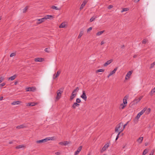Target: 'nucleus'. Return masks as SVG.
I'll use <instances>...</instances> for the list:
<instances>
[{
  "instance_id": "obj_1",
  "label": "nucleus",
  "mask_w": 155,
  "mask_h": 155,
  "mask_svg": "<svg viewBox=\"0 0 155 155\" xmlns=\"http://www.w3.org/2000/svg\"><path fill=\"white\" fill-rule=\"evenodd\" d=\"M55 139L54 137H48L41 140H37L36 141V142L37 143H42L46 142L48 140H54Z\"/></svg>"
},
{
  "instance_id": "obj_2",
  "label": "nucleus",
  "mask_w": 155,
  "mask_h": 155,
  "mask_svg": "<svg viewBox=\"0 0 155 155\" xmlns=\"http://www.w3.org/2000/svg\"><path fill=\"white\" fill-rule=\"evenodd\" d=\"M124 130L123 123L121 122L116 126L115 129V132H121Z\"/></svg>"
},
{
  "instance_id": "obj_3",
  "label": "nucleus",
  "mask_w": 155,
  "mask_h": 155,
  "mask_svg": "<svg viewBox=\"0 0 155 155\" xmlns=\"http://www.w3.org/2000/svg\"><path fill=\"white\" fill-rule=\"evenodd\" d=\"M64 88H60L57 91V96L56 97V101H58L61 97Z\"/></svg>"
},
{
  "instance_id": "obj_4",
  "label": "nucleus",
  "mask_w": 155,
  "mask_h": 155,
  "mask_svg": "<svg viewBox=\"0 0 155 155\" xmlns=\"http://www.w3.org/2000/svg\"><path fill=\"white\" fill-rule=\"evenodd\" d=\"M147 109V108L145 107L139 113H138L135 119V120L138 121L140 116L145 112Z\"/></svg>"
},
{
  "instance_id": "obj_5",
  "label": "nucleus",
  "mask_w": 155,
  "mask_h": 155,
  "mask_svg": "<svg viewBox=\"0 0 155 155\" xmlns=\"http://www.w3.org/2000/svg\"><path fill=\"white\" fill-rule=\"evenodd\" d=\"M110 143H106L104 147L102 148L100 152L101 153H103L109 147Z\"/></svg>"
},
{
  "instance_id": "obj_6",
  "label": "nucleus",
  "mask_w": 155,
  "mask_h": 155,
  "mask_svg": "<svg viewBox=\"0 0 155 155\" xmlns=\"http://www.w3.org/2000/svg\"><path fill=\"white\" fill-rule=\"evenodd\" d=\"M36 88L34 87H31L26 88V91H34L36 90Z\"/></svg>"
},
{
  "instance_id": "obj_7",
  "label": "nucleus",
  "mask_w": 155,
  "mask_h": 155,
  "mask_svg": "<svg viewBox=\"0 0 155 155\" xmlns=\"http://www.w3.org/2000/svg\"><path fill=\"white\" fill-rule=\"evenodd\" d=\"M71 143L70 141H64L59 142L58 144L62 146H66Z\"/></svg>"
},
{
  "instance_id": "obj_8",
  "label": "nucleus",
  "mask_w": 155,
  "mask_h": 155,
  "mask_svg": "<svg viewBox=\"0 0 155 155\" xmlns=\"http://www.w3.org/2000/svg\"><path fill=\"white\" fill-rule=\"evenodd\" d=\"M43 18L45 20L47 19L51 20L54 18V17L53 15H47L45 16Z\"/></svg>"
},
{
  "instance_id": "obj_9",
  "label": "nucleus",
  "mask_w": 155,
  "mask_h": 155,
  "mask_svg": "<svg viewBox=\"0 0 155 155\" xmlns=\"http://www.w3.org/2000/svg\"><path fill=\"white\" fill-rule=\"evenodd\" d=\"M36 24L37 25H38L44 22L45 20L44 18H43L41 19H37L36 20Z\"/></svg>"
},
{
  "instance_id": "obj_10",
  "label": "nucleus",
  "mask_w": 155,
  "mask_h": 155,
  "mask_svg": "<svg viewBox=\"0 0 155 155\" xmlns=\"http://www.w3.org/2000/svg\"><path fill=\"white\" fill-rule=\"evenodd\" d=\"M81 97L85 101H86L87 99V97L84 91H82V94L81 96Z\"/></svg>"
},
{
  "instance_id": "obj_11",
  "label": "nucleus",
  "mask_w": 155,
  "mask_h": 155,
  "mask_svg": "<svg viewBox=\"0 0 155 155\" xmlns=\"http://www.w3.org/2000/svg\"><path fill=\"white\" fill-rule=\"evenodd\" d=\"M117 67H116L114 69V70L113 71H111L109 74L107 76V78H109L110 76H111L112 75L114 74L116 72V71H117Z\"/></svg>"
},
{
  "instance_id": "obj_12",
  "label": "nucleus",
  "mask_w": 155,
  "mask_h": 155,
  "mask_svg": "<svg viewBox=\"0 0 155 155\" xmlns=\"http://www.w3.org/2000/svg\"><path fill=\"white\" fill-rule=\"evenodd\" d=\"M132 72V71H129L127 72L125 78V79L126 80H127L130 78V76L131 75Z\"/></svg>"
},
{
  "instance_id": "obj_13",
  "label": "nucleus",
  "mask_w": 155,
  "mask_h": 155,
  "mask_svg": "<svg viewBox=\"0 0 155 155\" xmlns=\"http://www.w3.org/2000/svg\"><path fill=\"white\" fill-rule=\"evenodd\" d=\"M129 96L128 95H126L125 96L124 99H123V103L124 104H126L127 105V99H128V98Z\"/></svg>"
},
{
  "instance_id": "obj_14",
  "label": "nucleus",
  "mask_w": 155,
  "mask_h": 155,
  "mask_svg": "<svg viewBox=\"0 0 155 155\" xmlns=\"http://www.w3.org/2000/svg\"><path fill=\"white\" fill-rule=\"evenodd\" d=\"M22 103V101H17L13 102L11 103V104L12 105H16L20 104H21Z\"/></svg>"
},
{
  "instance_id": "obj_15",
  "label": "nucleus",
  "mask_w": 155,
  "mask_h": 155,
  "mask_svg": "<svg viewBox=\"0 0 155 155\" xmlns=\"http://www.w3.org/2000/svg\"><path fill=\"white\" fill-rule=\"evenodd\" d=\"M61 73V71H58L56 74H54L53 76V79H55L56 78H57L59 76Z\"/></svg>"
},
{
  "instance_id": "obj_16",
  "label": "nucleus",
  "mask_w": 155,
  "mask_h": 155,
  "mask_svg": "<svg viewBox=\"0 0 155 155\" xmlns=\"http://www.w3.org/2000/svg\"><path fill=\"white\" fill-rule=\"evenodd\" d=\"M87 2V0H85L83 2L80 8V10H81L83 8L84 6L85 5Z\"/></svg>"
},
{
  "instance_id": "obj_17",
  "label": "nucleus",
  "mask_w": 155,
  "mask_h": 155,
  "mask_svg": "<svg viewBox=\"0 0 155 155\" xmlns=\"http://www.w3.org/2000/svg\"><path fill=\"white\" fill-rule=\"evenodd\" d=\"M82 148V146H80L78 149L74 153V155H78L79 152H80Z\"/></svg>"
},
{
  "instance_id": "obj_18",
  "label": "nucleus",
  "mask_w": 155,
  "mask_h": 155,
  "mask_svg": "<svg viewBox=\"0 0 155 155\" xmlns=\"http://www.w3.org/2000/svg\"><path fill=\"white\" fill-rule=\"evenodd\" d=\"M37 104H38L37 103L31 102V103H26V105L27 106H34Z\"/></svg>"
},
{
  "instance_id": "obj_19",
  "label": "nucleus",
  "mask_w": 155,
  "mask_h": 155,
  "mask_svg": "<svg viewBox=\"0 0 155 155\" xmlns=\"http://www.w3.org/2000/svg\"><path fill=\"white\" fill-rule=\"evenodd\" d=\"M67 23L66 22H64L59 25V28H64L67 26Z\"/></svg>"
},
{
  "instance_id": "obj_20",
  "label": "nucleus",
  "mask_w": 155,
  "mask_h": 155,
  "mask_svg": "<svg viewBox=\"0 0 155 155\" xmlns=\"http://www.w3.org/2000/svg\"><path fill=\"white\" fill-rule=\"evenodd\" d=\"M113 61V59H110L107 61L106 62H105L104 65V66L106 67L108 65L110 64L112 61Z\"/></svg>"
},
{
  "instance_id": "obj_21",
  "label": "nucleus",
  "mask_w": 155,
  "mask_h": 155,
  "mask_svg": "<svg viewBox=\"0 0 155 155\" xmlns=\"http://www.w3.org/2000/svg\"><path fill=\"white\" fill-rule=\"evenodd\" d=\"M35 61L36 62H41L44 60V59L41 58H36L34 59Z\"/></svg>"
},
{
  "instance_id": "obj_22",
  "label": "nucleus",
  "mask_w": 155,
  "mask_h": 155,
  "mask_svg": "<svg viewBox=\"0 0 155 155\" xmlns=\"http://www.w3.org/2000/svg\"><path fill=\"white\" fill-rule=\"evenodd\" d=\"M143 139V137H140L137 140V142L139 143L140 144L142 143Z\"/></svg>"
},
{
  "instance_id": "obj_23",
  "label": "nucleus",
  "mask_w": 155,
  "mask_h": 155,
  "mask_svg": "<svg viewBox=\"0 0 155 155\" xmlns=\"http://www.w3.org/2000/svg\"><path fill=\"white\" fill-rule=\"evenodd\" d=\"M105 30H103V31H98L96 33V35L97 36H99L101 35L104 32H105Z\"/></svg>"
},
{
  "instance_id": "obj_24",
  "label": "nucleus",
  "mask_w": 155,
  "mask_h": 155,
  "mask_svg": "<svg viewBox=\"0 0 155 155\" xmlns=\"http://www.w3.org/2000/svg\"><path fill=\"white\" fill-rule=\"evenodd\" d=\"M80 105L79 104L77 103H74L72 106V107L73 109H75L76 107H78Z\"/></svg>"
},
{
  "instance_id": "obj_25",
  "label": "nucleus",
  "mask_w": 155,
  "mask_h": 155,
  "mask_svg": "<svg viewBox=\"0 0 155 155\" xmlns=\"http://www.w3.org/2000/svg\"><path fill=\"white\" fill-rule=\"evenodd\" d=\"M79 87H77L75 88V89H74L72 93H74V94H77V92L79 91Z\"/></svg>"
},
{
  "instance_id": "obj_26",
  "label": "nucleus",
  "mask_w": 155,
  "mask_h": 155,
  "mask_svg": "<svg viewBox=\"0 0 155 155\" xmlns=\"http://www.w3.org/2000/svg\"><path fill=\"white\" fill-rule=\"evenodd\" d=\"M76 95L77 94H74L72 93L70 97V100L71 101L73 100L76 97Z\"/></svg>"
},
{
  "instance_id": "obj_27",
  "label": "nucleus",
  "mask_w": 155,
  "mask_h": 155,
  "mask_svg": "<svg viewBox=\"0 0 155 155\" xmlns=\"http://www.w3.org/2000/svg\"><path fill=\"white\" fill-rule=\"evenodd\" d=\"M16 77L17 75H14L13 76L9 78H8V80H11V81H13L16 78Z\"/></svg>"
},
{
  "instance_id": "obj_28",
  "label": "nucleus",
  "mask_w": 155,
  "mask_h": 155,
  "mask_svg": "<svg viewBox=\"0 0 155 155\" xmlns=\"http://www.w3.org/2000/svg\"><path fill=\"white\" fill-rule=\"evenodd\" d=\"M25 126L24 125L22 124L20 126H17L16 127V128L17 129H21L25 128Z\"/></svg>"
},
{
  "instance_id": "obj_29",
  "label": "nucleus",
  "mask_w": 155,
  "mask_h": 155,
  "mask_svg": "<svg viewBox=\"0 0 155 155\" xmlns=\"http://www.w3.org/2000/svg\"><path fill=\"white\" fill-rule=\"evenodd\" d=\"M84 34V31H81L79 33V35L78 36V38H80Z\"/></svg>"
},
{
  "instance_id": "obj_30",
  "label": "nucleus",
  "mask_w": 155,
  "mask_h": 155,
  "mask_svg": "<svg viewBox=\"0 0 155 155\" xmlns=\"http://www.w3.org/2000/svg\"><path fill=\"white\" fill-rule=\"evenodd\" d=\"M127 106V105L124 104H122L120 105V108L121 109H124Z\"/></svg>"
},
{
  "instance_id": "obj_31",
  "label": "nucleus",
  "mask_w": 155,
  "mask_h": 155,
  "mask_svg": "<svg viewBox=\"0 0 155 155\" xmlns=\"http://www.w3.org/2000/svg\"><path fill=\"white\" fill-rule=\"evenodd\" d=\"M149 151V150L147 149H146L144 150L143 153V155H145L146 154H147L148 152Z\"/></svg>"
},
{
  "instance_id": "obj_32",
  "label": "nucleus",
  "mask_w": 155,
  "mask_h": 155,
  "mask_svg": "<svg viewBox=\"0 0 155 155\" xmlns=\"http://www.w3.org/2000/svg\"><path fill=\"white\" fill-rule=\"evenodd\" d=\"M97 16H93V17H92L90 19V22H92L93 21H94L96 18H97Z\"/></svg>"
},
{
  "instance_id": "obj_33",
  "label": "nucleus",
  "mask_w": 155,
  "mask_h": 155,
  "mask_svg": "<svg viewBox=\"0 0 155 155\" xmlns=\"http://www.w3.org/2000/svg\"><path fill=\"white\" fill-rule=\"evenodd\" d=\"M28 8V6H27L25 7L24 9H23V13H25L27 11V10Z\"/></svg>"
},
{
  "instance_id": "obj_34",
  "label": "nucleus",
  "mask_w": 155,
  "mask_h": 155,
  "mask_svg": "<svg viewBox=\"0 0 155 155\" xmlns=\"http://www.w3.org/2000/svg\"><path fill=\"white\" fill-rule=\"evenodd\" d=\"M51 8L53 9H54L56 10H59V8H58L57 7L55 6H52L51 7Z\"/></svg>"
},
{
  "instance_id": "obj_35",
  "label": "nucleus",
  "mask_w": 155,
  "mask_h": 155,
  "mask_svg": "<svg viewBox=\"0 0 155 155\" xmlns=\"http://www.w3.org/2000/svg\"><path fill=\"white\" fill-rule=\"evenodd\" d=\"M25 146L23 145H20L17 146L16 147V149H19L22 147H24Z\"/></svg>"
},
{
  "instance_id": "obj_36",
  "label": "nucleus",
  "mask_w": 155,
  "mask_h": 155,
  "mask_svg": "<svg viewBox=\"0 0 155 155\" xmlns=\"http://www.w3.org/2000/svg\"><path fill=\"white\" fill-rule=\"evenodd\" d=\"M129 9L128 8H125L123 9L121 11V12L122 13L124 12H126L128 11Z\"/></svg>"
},
{
  "instance_id": "obj_37",
  "label": "nucleus",
  "mask_w": 155,
  "mask_h": 155,
  "mask_svg": "<svg viewBox=\"0 0 155 155\" xmlns=\"http://www.w3.org/2000/svg\"><path fill=\"white\" fill-rule=\"evenodd\" d=\"M104 69H100L97 70L96 71V72L98 73V72H104Z\"/></svg>"
},
{
  "instance_id": "obj_38",
  "label": "nucleus",
  "mask_w": 155,
  "mask_h": 155,
  "mask_svg": "<svg viewBox=\"0 0 155 155\" xmlns=\"http://www.w3.org/2000/svg\"><path fill=\"white\" fill-rule=\"evenodd\" d=\"M148 40L147 39H145L142 41V43L143 44H146L148 42Z\"/></svg>"
},
{
  "instance_id": "obj_39",
  "label": "nucleus",
  "mask_w": 155,
  "mask_h": 155,
  "mask_svg": "<svg viewBox=\"0 0 155 155\" xmlns=\"http://www.w3.org/2000/svg\"><path fill=\"white\" fill-rule=\"evenodd\" d=\"M155 92V87L152 89V90L151 91L150 94H153V93H154Z\"/></svg>"
},
{
  "instance_id": "obj_40",
  "label": "nucleus",
  "mask_w": 155,
  "mask_h": 155,
  "mask_svg": "<svg viewBox=\"0 0 155 155\" xmlns=\"http://www.w3.org/2000/svg\"><path fill=\"white\" fill-rule=\"evenodd\" d=\"M138 99L136 98L133 101V102L135 104H137L140 101H138Z\"/></svg>"
},
{
  "instance_id": "obj_41",
  "label": "nucleus",
  "mask_w": 155,
  "mask_h": 155,
  "mask_svg": "<svg viewBox=\"0 0 155 155\" xmlns=\"http://www.w3.org/2000/svg\"><path fill=\"white\" fill-rule=\"evenodd\" d=\"M155 65V62H153V63L151 64L150 65V68H152L154 65Z\"/></svg>"
},
{
  "instance_id": "obj_42",
  "label": "nucleus",
  "mask_w": 155,
  "mask_h": 155,
  "mask_svg": "<svg viewBox=\"0 0 155 155\" xmlns=\"http://www.w3.org/2000/svg\"><path fill=\"white\" fill-rule=\"evenodd\" d=\"M76 103L78 104L80 103L81 102V100L80 99L78 98L76 99Z\"/></svg>"
},
{
  "instance_id": "obj_43",
  "label": "nucleus",
  "mask_w": 155,
  "mask_h": 155,
  "mask_svg": "<svg viewBox=\"0 0 155 155\" xmlns=\"http://www.w3.org/2000/svg\"><path fill=\"white\" fill-rule=\"evenodd\" d=\"M16 54L15 53H13L12 54H11L10 55V57H12L13 56H15V55H16Z\"/></svg>"
},
{
  "instance_id": "obj_44",
  "label": "nucleus",
  "mask_w": 155,
  "mask_h": 155,
  "mask_svg": "<svg viewBox=\"0 0 155 155\" xmlns=\"http://www.w3.org/2000/svg\"><path fill=\"white\" fill-rule=\"evenodd\" d=\"M4 78L3 77H1L0 78V83L2 82L4 80Z\"/></svg>"
},
{
  "instance_id": "obj_45",
  "label": "nucleus",
  "mask_w": 155,
  "mask_h": 155,
  "mask_svg": "<svg viewBox=\"0 0 155 155\" xmlns=\"http://www.w3.org/2000/svg\"><path fill=\"white\" fill-rule=\"evenodd\" d=\"M92 29V28L91 27H90L87 30V32L91 31Z\"/></svg>"
},
{
  "instance_id": "obj_46",
  "label": "nucleus",
  "mask_w": 155,
  "mask_h": 155,
  "mask_svg": "<svg viewBox=\"0 0 155 155\" xmlns=\"http://www.w3.org/2000/svg\"><path fill=\"white\" fill-rule=\"evenodd\" d=\"M45 51L47 52H50L49 49L48 48H45Z\"/></svg>"
},
{
  "instance_id": "obj_47",
  "label": "nucleus",
  "mask_w": 155,
  "mask_h": 155,
  "mask_svg": "<svg viewBox=\"0 0 155 155\" xmlns=\"http://www.w3.org/2000/svg\"><path fill=\"white\" fill-rule=\"evenodd\" d=\"M5 84V83H3L2 84H0V87H2L4 86Z\"/></svg>"
},
{
  "instance_id": "obj_48",
  "label": "nucleus",
  "mask_w": 155,
  "mask_h": 155,
  "mask_svg": "<svg viewBox=\"0 0 155 155\" xmlns=\"http://www.w3.org/2000/svg\"><path fill=\"white\" fill-rule=\"evenodd\" d=\"M128 122H127L126 124H125L124 125H123V129H124L125 128L126 126L128 124Z\"/></svg>"
},
{
  "instance_id": "obj_49",
  "label": "nucleus",
  "mask_w": 155,
  "mask_h": 155,
  "mask_svg": "<svg viewBox=\"0 0 155 155\" xmlns=\"http://www.w3.org/2000/svg\"><path fill=\"white\" fill-rule=\"evenodd\" d=\"M61 153V152H59V151L57 152H56V153H55V154L56 155H60Z\"/></svg>"
},
{
  "instance_id": "obj_50",
  "label": "nucleus",
  "mask_w": 155,
  "mask_h": 155,
  "mask_svg": "<svg viewBox=\"0 0 155 155\" xmlns=\"http://www.w3.org/2000/svg\"><path fill=\"white\" fill-rule=\"evenodd\" d=\"M113 7V6L111 5H109L108 7V9H110L111 8H112Z\"/></svg>"
},
{
  "instance_id": "obj_51",
  "label": "nucleus",
  "mask_w": 155,
  "mask_h": 155,
  "mask_svg": "<svg viewBox=\"0 0 155 155\" xmlns=\"http://www.w3.org/2000/svg\"><path fill=\"white\" fill-rule=\"evenodd\" d=\"M143 96H140L139 97L138 99V101H140L142 99V98H143Z\"/></svg>"
},
{
  "instance_id": "obj_52",
  "label": "nucleus",
  "mask_w": 155,
  "mask_h": 155,
  "mask_svg": "<svg viewBox=\"0 0 155 155\" xmlns=\"http://www.w3.org/2000/svg\"><path fill=\"white\" fill-rule=\"evenodd\" d=\"M105 43V42L104 41H102L101 42V45H103Z\"/></svg>"
},
{
  "instance_id": "obj_53",
  "label": "nucleus",
  "mask_w": 155,
  "mask_h": 155,
  "mask_svg": "<svg viewBox=\"0 0 155 155\" xmlns=\"http://www.w3.org/2000/svg\"><path fill=\"white\" fill-rule=\"evenodd\" d=\"M120 133L121 132H118V134H117V137H119V135L120 134Z\"/></svg>"
},
{
  "instance_id": "obj_54",
  "label": "nucleus",
  "mask_w": 155,
  "mask_h": 155,
  "mask_svg": "<svg viewBox=\"0 0 155 155\" xmlns=\"http://www.w3.org/2000/svg\"><path fill=\"white\" fill-rule=\"evenodd\" d=\"M3 97H0V100L1 101L3 99Z\"/></svg>"
},
{
  "instance_id": "obj_55",
  "label": "nucleus",
  "mask_w": 155,
  "mask_h": 155,
  "mask_svg": "<svg viewBox=\"0 0 155 155\" xmlns=\"http://www.w3.org/2000/svg\"><path fill=\"white\" fill-rule=\"evenodd\" d=\"M13 143V142L12 141H10L9 142V144H12Z\"/></svg>"
},
{
  "instance_id": "obj_56",
  "label": "nucleus",
  "mask_w": 155,
  "mask_h": 155,
  "mask_svg": "<svg viewBox=\"0 0 155 155\" xmlns=\"http://www.w3.org/2000/svg\"><path fill=\"white\" fill-rule=\"evenodd\" d=\"M18 83V81H15V83H14V84H15V85H16Z\"/></svg>"
},
{
  "instance_id": "obj_57",
  "label": "nucleus",
  "mask_w": 155,
  "mask_h": 155,
  "mask_svg": "<svg viewBox=\"0 0 155 155\" xmlns=\"http://www.w3.org/2000/svg\"><path fill=\"white\" fill-rule=\"evenodd\" d=\"M137 57V56L136 55H134L133 56L134 58H136Z\"/></svg>"
},
{
  "instance_id": "obj_58",
  "label": "nucleus",
  "mask_w": 155,
  "mask_h": 155,
  "mask_svg": "<svg viewBox=\"0 0 155 155\" xmlns=\"http://www.w3.org/2000/svg\"><path fill=\"white\" fill-rule=\"evenodd\" d=\"M136 2H139L140 0H134Z\"/></svg>"
},
{
  "instance_id": "obj_59",
  "label": "nucleus",
  "mask_w": 155,
  "mask_h": 155,
  "mask_svg": "<svg viewBox=\"0 0 155 155\" xmlns=\"http://www.w3.org/2000/svg\"><path fill=\"white\" fill-rule=\"evenodd\" d=\"M118 138V137H116L115 140H117Z\"/></svg>"
},
{
  "instance_id": "obj_60",
  "label": "nucleus",
  "mask_w": 155,
  "mask_h": 155,
  "mask_svg": "<svg viewBox=\"0 0 155 155\" xmlns=\"http://www.w3.org/2000/svg\"><path fill=\"white\" fill-rule=\"evenodd\" d=\"M125 146H123V148H125Z\"/></svg>"
},
{
  "instance_id": "obj_61",
  "label": "nucleus",
  "mask_w": 155,
  "mask_h": 155,
  "mask_svg": "<svg viewBox=\"0 0 155 155\" xmlns=\"http://www.w3.org/2000/svg\"><path fill=\"white\" fill-rule=\"evenodd\" d=\"M153 153H150L149 155H153Z\"/></svg>"
},
{
  "instance_id": "obj_62",
  "label": "nucleus",
  "mask_w": 155,
  "mask_h": 155,
  "mask_svg": "<svg viewBox=\"0 0 155 155\" xmlns=\"http://www.w3.org/2000/svg\"><path fill=\"white\" fill-rule=\"evenodd\" d=\"M87 155H91L90 154H88Z\"/></svg>"
},
{
  "instance_id": "obj_63",
  "label": "nucleus",
  "mask_w": 155,
  "mask_h": 155,
  "mask_svg": "<svg viewBox=\"0 0 155 155\" xmlns=\"http://www.w3.org/2000/svg\"><path fill=\"white\" fill-rule=\"evenodd\" d=\"M1 19V18L0 17V20Z\"/></svg>"
}]
</instances>
